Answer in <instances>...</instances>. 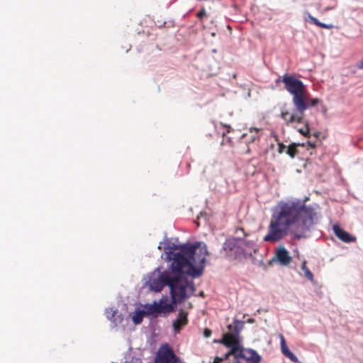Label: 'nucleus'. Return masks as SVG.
<instances>
[{
	"mask_svg": "<svg viewBox=\"0 0 363 363\" xmlns=\"http://www.w3.org/2000/svg\"><path fill=\"white\" fill-rule=\"evenodd\" d=\"M304 145V143H291L288 147H286V154H287L290 157L294 158L298 152L297 147L298 146L303 147Z\"/></svg>",
	"mask_w": 363,
	"mask_h": 363,
	"instance_id": "a211bd4d",
	"label": "nucleus"
},
{
	"mask_svg": "<svg viewBox=\"0 0 363 363\" xmlns=\"http://www.w3.org/2000/svg\"><path fill=\"white\" fill-rule=\"evenodd\" d=\"M307 16H308V21H310L311 23H313V24H315V26H317L318 27H320L323 28H327V29H330V28H333L332 25L325 24L324 23L319 21L316 18L311 16L308 12L307 13Z\"/></svg>",
	"mask_w": 363,
	"mask_h": 363,
	"instance_id": "6ab92c4d",
	"label": "nucleus"
},
{
	"mask_svg": "<svg viewBox=\"0 0 363 363\" xmlns=\"http://www.w3.org/2000/svg\"><path fill=\"white\" fill-rule=\"evenodd\" d=\"M285 357H286L287 358H289L290 360H291L292 362H298V358L296 357V356L293 353L291 352V351H289L287 353H286L284 354Z\"/></svg>",
	"mask_w": 363,
	"mask_h": 363,
	"instance_id": "bb28decb",
	"label": "nucleus"
},
{
	"mask_svg": "<svg viewBox=\"0 0 363 363\" xmlns=\"http://www.w3.org/2000/svg\"><path fill=\"white\" fill-rule=\"evenodd\" d=\"M237 357L245 359L247 363H260L262 359L261 356L256 351L245 348L240 351L234 358Z\"/></svg>",
	"mask_w": 363,
	"mask_h": 363,
	"instance_id": "6e6552de",
	"label": "nucleus"
},
{
	"mask_svg": "<svg viewBox=\"0 0 363 363\" xmlns=\"http://www.w3.org/2000/svg\"><path fill=\"white\" fill-rule=\"evenodd\" d=\"M315 216L313 208L300 201L281 202L272 216L268 233L263 240L266 242H277L289 233L295 238L301 239L313 225Z\"/></svg>",
	"mask_w": 363,
	"mask_h": 363,
	"instance_id": "f257e3e1",
	"label": "nucleus"
},
{
	"mask_svg": "<svg viewBox=\"0 0 363 363\" xmlns=\"http://www.w3.org/2000/svg\"><path fill=\"white\" fill-rule=\"evenodd\" d=\"M220 361H222V359L218 357H216L214 359V363H219Z\"/></svg>",
	"mask_w": 363,
	"mask_h": 363,
	"instance_id": "72a5a7b5",
	"label": "nucleus"
},
{
	"mask_svg": "<svg viewBox=\"0 0 363 363\" xmlns=\"http://www.w3.org/2000/svg\"><path fill=\"white\" fill-rule=\"evenodd\" d=\"M281 81L285 86L286 91L293 96L292 102L294 106H303V97L307 91L306 85L302 81L297 79L294 75L287 74L282 77V79L278 78L277 82Z\"/></svg>",
	"mask_w": 363,
	"mask_h": 363,
	"instance_id": "20e7f679",
	"label": "nucleus"
},
{
	"mask_svg": "<svg viewBox=\"0 0 363 363\" xmlns=\"http://www.w3.org/2000/svg\"><path fill=\"white\" fill-rule=\"evenodd\" d=\"M303 106H295L298 112H301L304 115L305 111L309 107L315 106L320 103L318 98H311L308 91H306L304 96L303 97Z\"/></svg>",
	"mask_w": 363,
	"mask_h": 363,
	"instance_id": "f8f14e48",
	"label": "nucleus"
},
{
	"mask_svg": "<svg viewBox=\"0 0 363 363\" xmlns=\"http://www.w3.org/2000/svg\"><path fill=\"white\" fill-rule=\"evenodd\" d=\"M275 258L277 261L282 266L289 265L292 260L289 252L284 246H279L276 250Z\"/></svg>",
	"mask_w": 363,
	"mask_h": 363,
	"instance_id": "9b49d317",
	"label": "nucleus"
},
{
	"mask_svg": "<svg viewBox=\"0 0 363 363\" xmlns=\"http://www.w3.org/2000/svg\"><path fill=\"white\" fill-rule=\"evenodd\" d=\"M212 334V332L210 329L206 328L203 331V335L205 337H209Z\"/></svg>",
	"mask_w": 363,
	"mask_h": 363,
	"instance_id": "c756f323",
	"label": "nucleus"
},
{
	"mask_svg": "<svg viewBox=\"0 0 363 363\" xmlns=\"http://www.w3.org/2000/svg\"><path fill=\"white\" fill-rule=\"evenodd\" d=\"M106 313H107V317L108 319H110L111 320H112L114 323H115V325H116V318H115V315H116V311H113L112 309L110 310V312L109 311H106Z\"/></svg>",
	"mask_w": 363,
	"mask_h": 363,
	"instance_id": "b1692460",
	"label": "nucleus"
},
{
	"mask_svg": "<svg viewBox=\"0 0 363 363\" xmlns=\"http://www.w3.org/2000/svg\"><path fill=\"white\" fill-rule=\"evenodd\" d=\"M357 67L359 69H363V60L359 61L357 63Z\"/></svg>",
	"mask_w": 363,
	"mask_h": 363,
	"instance_id": "7c9ffc66",
	"label": "nucleus"
},
{
	"mask_svg": "<svg viewBox=\"0 0 363 363\" xmlns=\"http://www.w3.org/2000/svg\"><path fill=\"white\" fill-rule=\"evenodd\" d=\"M206 16V11L204 8H202L198 13L197 17L201 19L203 16Z\"/></svg>",
	"mask_w": 363,
	"mask_h": 363,
	"instance_id": "c85d7f7f",
	"label": "nucleus"
},
{
	"mask_svg": "<svg viewBox=\"0 0 363 363\" xmlns=\"http://www.w3.org/2000/svg\"><path fill=\"white\" fill-rule=\"evenodd\" d=\"M155 363H182V361L169 345L165 344L159 348L155 358Z\"/></svg>",
	"mask_w": 363,
	"mask_h": 363,
	"instance_id": "0eeeda50",
	"label": "nucleus"
},
{
	"mask_svg": "<svg viewBox=\"0 0 363 363\" xmlns=\"http://www.w3.org/2000/svg\"><path fill=\"white\" fill-rule=\"evenodd\" d=\"M308 143V146H309L311 148H312V149H315V147H316L315 144L314 143L311 142V141H308V143Z\"/></svg>",
	"mask_w": 363,
	"mask_h": 363,
	"instance_id": "2f4dec72",
	"label": "nucleus"
},
{
	"mask_svg": "<svg viewBox=\"0 0 363 363\" xmlns=\"http://www.w3.org/2000/svg\"><path fill=\"white\" fill-rule=\"evenodd\" d=\"M335 235L342 241L345 242H354L356 238L355 237L350 235L349 233L345 231L339 225H335L333 227Z\"/></svg>",
	"mask_w": 363,
	"mask_h": 363,
	"instance_id": "2eb2a0df",
	"label": "nucleus"
},
{
	"mask_svg": "<svg viewBox=\"0 0 363 363\" xmlns=\"http://www.w3.org/2000/svg\"><path fill=\"white\" fill-rule=\"evenodd\" d=\"M306 264H307V262H306V260H304V261L302 262V264H301V269L303 271L305 277H306L308 280H310L311 281H312V282H313V281H314L313 274V273L310 271V269L307 267Z\"/></svg>",
	"mask_w": 363,
	"mask_h": 363,
	"instance_id": "aec40b11",
	"label": "nucleus"
},
{
	"mask_svg": "<svg viewBox=\"0 0 363 363\" xmlns=\"http://www.w3.org/2000/svg\"><path fill=\"white\" fill-rule=\"evenodd\" d=\"M320 135V133L319 132H315L313 135L315 137V138H318Z\"/></svg>",
	"mask_w": 363,
	"mask_h": 363,
	"instance_id": "e433bc0d",
	"label": "nucleus"
},
{
	"mask_svg": "<svg viewBox=\"0 0 363 363\" xmlns=\"http://www.w3.org/2000/svg\"><path fill=\"white\" fill-rule=\"evenodd\" d=\"M145 309H146V311H145V314H147V315L158 314L156 301H154V303L152 304L147 305L145 306Z\"/></svg>",
	"mask_w": 363,
	"mask_h": 363,
	"instance_id": "4be33fe9",
	"label": "nucleus"
},
{
	"mask_svg": "<svg viewBox=\"0 0 363 363\" xmlns=\"http://www.w3.org/2000/svg\"><path fill=\"white\" fill-rule=\"evenodd\" d=\"M280 117L283 119L286 125H289L294 123H302L303 120V114L301 112L290 113L288 111H282Z\"/></svg>",
	"mask_w": 363,
	"mask_h": 363,
	"instance_id": "1a4fd4ad",
	"label": "nucleus"
},
{
	"mask_svg": "<svg viewBox=\"0 0 363 363\" xmlns=\"http://www.w3.org/2000/svg\"><path fill=\"white\" fill-rule=\"evenodd\" d=\"M228 328H229V330H231L232 329V325H229Z\"/></svg>",
	"mask_w": 363,
	"mask_h": 363,
	"instance_id": "58836bf2",
	"label": "nucleus"
},
{
	"mask_svg": "<svg viewBox=\"0 0 363 363\" xmlns=\"http://www.w3.org/2000/svg\"><path fill=\"white\" fill-rule=\"evenodd\" d=\"M208 255L206 245L196 242L194 244L183 245L179 252L172 253L169 259L175 269L182 268L188 275L198 278L203 274Z\"/></svg>",
	"mask_w": 363,
	"mask_h": 363,
	"instance_id": "f03ea898",
	"label": "nucleus"
},
{
	"mask_svg": "<svg viewBox=\"0 0 363 363\" xmlns=\"http://www.w3.org/2000/svg\"><path fill=\"white\" fill-rule=\"evenodd\" d=\"M286 149V146L285 145H284L282 143H278V152L279 154L283 153Z\"/></svg>",
	"mask_w": 363,
	"mask_h": 363,
	"instance_id": "cd10ccee",
	"label": "nucleus"
},
{
	"mask_svg": "<svg viewBox=\"0 0 363 363\" xmlns=\"http://www.w3.org/2000/svg\"><path fill=\"white\" fill-rule=\"evenodd\" d=\"M172 276V271L162 272L160 268H157L149 277L147 284L150 289L156 292L161 291L164 286H169Z\"/></svg>",
	"mask_w": 363,
	"mask_h": 363,
	"instance_id": "39448f33",
	"label": "nucleus"
},
{
	"mask_svg": "<svg viewBox=\"0 0 363 363\" xmlns=\"http://www.w3.org/2000/svg\"><path fill=\"white\" fill-rule=\"evenodd\" d=\"M167 296H162L158 302H156L158 314H167L174 311L173 303H167Z\"/></svg>",
	"mask_w": 363,
	"mask_h": 363,
	"instance_id": "4468645a",
	"label": "nucleus"
},
{
	"mask_svg": "<svg viewBox=\"0 0 363 363\" xmlns=\"http://www.w3.org/2000/svg\"><path fill=\"white\" fill-rule=\"evenodd\" d=\"M298 131L302 135H303L306 137H309L310 136V129H309L308 123L306 124V127H305L304 129L303 128H301V129L298 130Z\"/></svg>",
	"mask_w": 363,
	"mask_h": 363,
	"instance_id": "393cba45",
	"label": "nucleus"
},
{
	"mask_svg": "<svg viewBox=\"0 0 363 363\" xmlns=\"http://www.w3.org/2000/svg\"><path fill=\"white\" fill-rule=\"evenodd\" d=\"M171 269L172 276L169 287L172 303H181L194 294L195 287L194 282L186 278L188 274L182 268L175 269L173 263H171Z\"/></svg>",
	"mask_w": 363,
	"mask_h": 363,
	"instance_id": "7ed1b4c3",
	"label": "nucleus"
},
{
	"mask_svg": "<svg viewBox=\"0 0 363 363\" xmlns=\"http://www.w3.org/2000/svg\"><path fill=\"white\" fill-rule=\"evenodd\" d=\"M239 238H232L227 240L223 245V249L227 251H233L238 248Z\"/></svg>",
	"mask_w": 363,
	"mask_h": 363,
	"instance_id": "f3484780",
	"label": "nucleus"
},
{
	"mask_svg": "<svg viewBox=\"0 0 363 363\" xmlns=\"http://www.w3.org/2000/svg\"><path fill=\"white\" fill-rule=\"evenodd\" d=\"M245 154H250V149L249 147H247V148L246 149V150L245 151Z\"/></svg>",
	"mask_w": 363,
	"mask_h": 363,
	"instance_id": "c9c22d12",
	"label": "nucleus"
},
{
	"mask_svg": "<svg viewBox=\"0 0 363 363\" xmlns=\"http://www.w3.org/2000/svg\"><path fill=\"white\" fill-rule=\"evenodd\" d=\"M285 357H286L287 358H289L290 360H291L292 362H298V358L296 357V356L293 353L291 352V351H289L287 353H286L284 354Z\"/></svg>",
	"mask_w": 363,
	"mask_h": 363,
	"instance_id": "a878e982",
	"label": "nucleus"
},
{
	"mask_svg": "<svg viewBox=\"0 0 363 363\" xmlns=\"http://www.w3.org/2000/svg\"><path fill=\"white\" fill-rule=\"evenodd\" d=\"M238 248L241 250V252L245 255L251 254V251L254 248V243L251 241L239 238Z\"/></svg>",
	"mask_w": 363,
	"mask_h": 363,
	"instance_id": "dca6fc26",
	"label": "nucleus"
},
{
	"mask_svg": "<svg viewBox=\"0 0 363 363\" xmlns=\"http://www.w3.org/2000/svg\"><path fill=\"white\" fill-rule=\"evenodd\" d=\"M188 323L187 313L180 311L177 319L173 322V328L175 333H179L182 328Z\"/></svg>",
	"mask_w": 363,
	"mask_h": 363,
	"instance_id": "ddd939ff",
	"label": "nucleus"
},
{
	"mask_svg": "<svg viewBox=\"0 0 363 363\" xmlns=\"http://www.w3.org/2000/svg\"><path fill=\"white\" fill-rule=\"evenodd\" d=\"M240 359H241V358L240 357L235 358L234 363H241V362L240 361Z\"/></svg>",
	"mask_w": 363,
	"mask_h": 363,
	"instance_id": "f704fd0d",
	"label": "nucleus"
},
{
	"mask_svg": "<svg viewBox=\"0 0 363 363\" xmlns=\"http://www.w3.org/2000/svg\"><path fill=\"white\" fill-rule=\"evenodd\" d=\"M248 322H249V323H254V322H255V320H254V319H252V318H250V319H249V320H248Z\"/></svg>",
	"mask_w": 363,
	"mask_h": 363,
	"instance_id": "4c0bfd02",
	"label": "nucleus"
},
{
	"mask_svg": "<svg viewBox=\"0 0 363 363\" xmlns=\"http://www.w3.org/2000/svg\"><path fill=\"white\" fill-rule=\"evenodd\" d=\"M280 339H281V352H282L283 354L284 355L286 353H287L290 350L286 344V341H285V339H284L283 335H281V334L280 335Z\"/></svg>",
	"mask_w": 363,
	"mask_h": 363,
	"instance_id": "5701e85b",
	"label": "nucleus"
},
{
	"mask_svg": "<svg viewBox=\"0 0 363 363\" xmlns=\"http://www.w3.org/2000/svg\"><path fill=\"white\" fill-rule=\"evenodd\" d=\"M233 323L235 333H226L223 335V344L230 348V351L225 355V359H227L230 355H233L235 357L240 351L243 349L240 345L238 337V335L240 331L238 329V325L240 324L241 322L238 320H235Z\"/></svg>",
	"mask_w": 363,
	"mask_h": 363,
	"instance_id": "423d86ee",
	"label": "nucleus"
},
{
	"mask_svg": "<svg viewBox=\"0 0 363 363\" xmlns=\"http://www.w3.org/2000/svg\"><path fill=\"white\" fill-rule=\"evenodd\" d=\"M145 315V312L144 311H140L136 312L135 314H134L132 318L133 323L135 325L141 323Z\"/></svg>",
	"mask_w": 363,
	"mask_h": 363,
	"instance_id": "412c9836",
	"label": "nucleus"
},
{
	"mask_svg": "<svg viewBox=\"0 0 363 363\" xmlns=\"http://www.w3.org/2000/svg\"><path fill=\"white\" fill-rule=\"evenodd\" d=\"M262 128H250L248 133H243L241 136V143H246L247 144L255 143L259 140Z\"/></svg>",
	"mask_w": 363,
	"mask_h": 363,
	"instance_id": "9d476101",
	"label": "nucleus"
},
{
	"mask_svg": "<svg viewBox=\"0 0 363 363\" xmlns=\"http://www.w3.org/2000/svg\"><path fill=\"white\" fill-rule=\"evenodd\" d=\"M221 125L227 128V133H230V132L231 127L230 125H225V124H223V123H221Z\"/></svg>",
	"mask_w": 363,
	"mask_h": 363,
	"instance_id": "473e14b6",
	"label": "nucleus"
}]
</instances>
